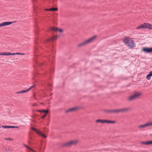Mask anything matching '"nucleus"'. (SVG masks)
<instances>
[{"instance_id": "obj_1", "label": "nucleus", "mask_w": 152, "mask_h": 152, "mask_svg": "<svg viewBox=\"0 0 152 152\" xmlns=\"http://www.w3.org/2000/svg\"><path fill=\"white\" fill-rule=\"evenodd\" d=\"M123 42L126 45L130 48H133L135 47V44L134 41L131 38H125L123 40Z\"/></svg>"}, {"instance_id": "obj_2", "label": "nucleus", "mask_w": 152, "mask_h": 152, "mask_svg": "<svg viewBox=\"0 0 152 152\" xmlns=\"http://www.w3.org/2000/svg\"><path fill=\"white\" fill-rule=\"evenodd\" d=\"M136 28L137 29L145 28L152 30V25L147 23H144L140 25L139 26L137 27Z\"/></svg>"}, {"instance_id": "obj_3", "label": "nucleus", "mask_w": 152, "mask_h": 152, "mask_svg": "<svg viewBox=\"0 0 152 152\" xmlns=\"http://www.w3.org/2000/svg\"><path fill=\"white\" fill-rule=\"evenodd\" d=\"M96 37V35L86 40L83 42L81 43L78 45V47H80L82 46H84L85 45L90 43Z\"/></svg>"}, {"instance_id": "obj_4", "label": "nucleus", "mask_w": 152, "mask_h": 152, "mask_svg": "<svg viewBox=\"0 0 152 152\" xmlns=\"http://www.w3.org/2000/svg\"><path fill=\"white\" fill-rule=\"evenodd\" d=\"M96 37V35L86 40L83 42L81 43L78 45V47H80L82 46H84L85 45L90 43Z\"/></svg>"}, {"instance_id": "obj_5", "label": "nucleus", "mask_w": 152, "mask_h": 152, "mask_svg": "<svg viewBox=\"0 0 152 152\" xmlns=\"http://www.w3.org/2000/svg\"><path fill=\"white\" fill-rule=\"evenodd\" d=\"M141 93L139 92H135L132 95L130 96L128 98L129 101H132L141 96Z\"/></svg>"}, {"instance_id": "obj_6", "label": "nucleus", "mask_w": 152, "mask_h": 152, "mask_svg": "<svg viewBox=\"0 0 152 152\" xmlns=\"http://www.w3.org/2000/svg\"><path fill=\"white\" fill-rule=\"evenodd\" d=\"M16 21L12 22H5L0 23V27L9 25L12 23H16Z\"/></svg>"}, {"instance_id": "obj_7", "label": "nucleus", "mask_w": 152, "mask_h": 152, "mask_svg": "<svg viewBox=\"0 0 152 152\" xmlns=\"http://www.w3.org/2000/svg\"><path fill=\"white\" fill-rule=\"evenodd\" d=\"M142 51L147 53H150L152 52V47H144L142 50Z\"/></svg>"}, {"instance_id": "obj_8", "label": "nucleus", "mask_w": 152, "mask_h": 152, "mask_svg": "<svg viewBox=\"0 0 152 152\" xmlns=\"http://www.w3.org/2000/svg\"><path fill=\"white\" fill-rule=\"evenodd\" d=\"M31 129L32 130H33L35 131L39 135L42 136L45 138H46L47 137V136L46 135H45L42 132L37 130V129H35V128H32Z\"/></svg>"}, {"instance_id": "obj_9", "label": "nucleus", "mask_w": 152, "mask_h": 152, "mask_svg": "<svg viewBox=\"0 0 152 152\" xmlns=\"http://www.w3.org/2000/svg\"><path fill=\"white\" fill-rule=\"evenodd\" d=\"M77 142L76 141H72L67 142L64 143L63 145V146H66L75 144Z\"/></svg>"}, {"instance_id": "obj_10", "label": "nucleus", "mask_w": 152, "mask_h": 152, "mask_svg": "<svg viewBox=\"0 0 152 152\" xmlns=\"http://www.w3.org/2000/svg\"><path fill=\"white\" fill-rule=\"evenodd\" d=\"M152 125V122L150 123H146L144 124L139 125L138 128H144L147 126Z\"/></svg>"}, {"instance_id": "obj_11", "label": "nucleus", "mask_w": 152, "mask_h": 152, "mask_svg": "<svg viewBox=\"0 0 152 152\" xmlns=\"http://www.w3.org/2000/svg\"><path fill=\"white\" fill-rule=\"evenodd\" d=\"M50 30L52 31H58L60 32H62L63 30L61 28H55L54 27H52L50 28Z\"/></svg>"}, {"instance_id": "obj_12", "label": "nucleus", "mask_w": 152, "mask_h": 152, "mask_svg": "<svg viewBox=\"0 0 152 152\" xmlns=\"http://www.w3.org/2000/svg\"><path fill=\"white\" fill-rule=\"evenodd\" d=\"M2 127L4 129L14 128H17L18 127L17 126H4L2 125Z\"/></svg>"}, {"instance_id": "obj_13", "label": "nucleus", "mask_w": 152, "mask_h": 152, "mask_svg": "<svg viewBox=\"0 0 152 152\" xmlns=\"http://www.w3.org/2000/svg\"><path fill=\"white\" fill-rule=\"evenodd\" d=\"M142 144L146 145L152 144V141H148L146 142H142Z\"/></svg>"}, {"instance_id": "obj_14", "label": "nucleus", "mask_w": 152, "mask_h": 152, "mask_svg": "<svg viewBox=\"0 0 152 152\" xmlns=\"http://www.w3.org/2000/svg\"><path fill=\"white\" fill-rule=\"evenodd\" d=\"M77 109L76 107H73L70 109H69L65 111L66 113H67L73 111Z\"/></svg>"}, {"instance_id": "obj_15", "label": "nucleus", "mask_w": 152, "mask_h": 152, "mask_svg": "<svg viewBox=\"0 0 152 152\" xmlns=\"http://www.w3.org/2000/svg\"><path fill=\"white\" fill-rule=\"evenodd\" d=\"M106 120L98 119L96 120V123L101 122L102 123H106Z\"/></svg>"}, {"instance_id": "obj_16", "label": "nucleus", "mask_w": 152, "mask_h": 152, "mask_svg": "<svg viewBox=\"0 0 152 152\" xmlns=\"http://www.w3.org/2000/svg\"><path fill=\"white\" fill-rule=\"evenodd\" d=\"M46 10L52 11H56L58 10V9L57 8H52L49 9H46Z\"/></svg>"}, {"instance_id": "obj_17", "label": "nucleus", "mask_w": 152, "mask_h": 152, "mask_svg": "<svg viewBox=\"0 0 152 152\" xmlns=\"http://www.w3.org/2000/svg\"><path fill=\"white\" fill-rule=\"evenodd\" d=\"M129 108H125L121 109V112H124L127 111L129 110Z\"/></svg>"}, {"instance_id": "obj_18", "label": "nucleus", "mask_w": 152, "mask_h": 152, "mask_svg": "<svg viewBox=\"0 0 152 152\" xmlns=\"http://www.w3.org/2000/svg\"><path fill=\"white\" fill-rule=\"evenodd\" d=\"M115 121H111L110 120H106V123H108V124H113L115 123Z\"/></svg>"}, {"instance_id": "obj_19", "label": "nucleus", "mask_w": 152, "mask_h": 152, "mask_svg": "<svg viewBox=\"0 0 152 152\" xmlns=\"http://www.w3.org/2000/svg\"><path fill=\"white\" fill-rule=\"evenodd\" d=\"M8 56V52H2L0 53V56Z\"/></svg>"}, {"instance_id": "obj_20", "label": "nucleus", "mask_w": 152, "mask_h": 152, "mask_svg": "<svg viewBox=\"0 0 152 152\" xmlns=\"http://www.w3.org/2000/svg\"><path fill=\"white\" fill-rule=\"evenodd\" d=\"M104 111L108 113H113V110H105Z\"/></svg>"}, {"instance_id": "obj_21", "label": "nucleus", "mask_w": 152, "mask_h": 152, "mask_svg": "<svg viewBox=\"0 0 152 152\" xmlns=\"http://www.w3.org/2000/svg\"><path fill=\"white\" fill-rule=\"evenodd\" d=\"M118 112H121V109L113 110V113H116Z\"/></svg>"}, {"instance_id": "obj_22", "label": "nucleus", "mask_w": 152, "mask_h": 152, "mask_svg": "<svg viewBox=\"0 0 152 152\" xmlns=\"http://www.w3.org/2000/svg\"><path fill=\"white\" fill-rule=\"evenodd\" d=\"M151 76L149 74H148V75H147L146 78L148 80H150L151 79Z\"/></svg>"}, {"instance_id": "obj_23", "label": "nucleus", "mask_w": 152, "mask_h": 152, "mask_svg": "<svg viewBox=\"0 0 152 152\" xmlns=\"http://www.w3.org/2000/svg\"><path fill=\"white\" fill-rule=\"evenodd\" d=\"M16 55V53H10V52H8V56L10 55Z\"/></svg>"}, {"instance_id": "obj_24", "label": "nucleus", "mask_w": 152, "mask_h": 152, "mask_svg": "<svg viewBox=\"0 0 152 152\" xmlns=\"http://www.w3.org/2000/svg\"><path fill=\"white\" fill-rule=\"evenodd\" d=\"M29 91L28 89L26 90H22L21 91V92H22V93H26L28 91Z\"/></svg>"}, {"instance_id": "obj_25", "label": "nucleus", "mask_w": 152, "mask_h": 152, "mask_svg": "<svg viewBox=\"0 0 152 152\" xmlns=\"http://www.w3.org/2000/svg\"><path fill=\"white\" fill-rule=\"evenodd\" d=\"M34 87V85H32V86H31L28 89V91H29L31 89H32V88Z\"/></svg>"}, {"instance_id": "obj_26", "label": "nucleus", "mask_w": 152, "mask_h": 152, "mask_svg": "<svg viewBox=\"0 0 152 152\" xmlns=\"http://www.w3.org/2000/svg\"><path fill=\"white\" fill-rule=\"evenodd\" d=\"M44 111L43 113H45L46 114H47L48 113V110H44Z\"/></svg>"}, {"instance_id": "obj_27", "label": "nucleus", "mask_w": 152, "mask_h": 152, "mask_svg": "<svg viewBox=\"0 0 152 152\" xmlns=\"http://www.w3.org/2000/svg\"><path fill=\"white\" fill-rule=\"evenodd\" d=\"M44 110H38L37 111L39 112H43H43L44 111Z\"/></svg>"}, {"instance_id": "obj_28", "label": "nucleus", "mask_w": 152, "mask_h": 152, "mask_svg": "<svg viewBox=\"0 0 152 152\" xmlns=\"http://www.w3.org/2000/svg\"><path fill=\"white\" fill-rule=\"evenodd\" d=\"M16 55H24V53H16Z\"/></svg>"}, {"instance_id": "obj_29", "label": "nucleus", "mask_w": 152, "mask_h": 152, "mask_svg": "<svg viewBox=\"0 0 152 152\" xmlns=\"http://www.w3.org/2000/svg\"><path fill=\"white\" fill-rule=\"evenodd\" d=\"M24 146H25L27 148H28V149H30V148L28 146H27V145H25V144H24Z\"/></svg>"}, {"instance_id": "obj_30", "label": "nucleus", "mask_w": 152, "mask_h": 152, "mask_svg": "<svg viewBox=\"0 0 152 152\" xmlns=\"http://www.w3.org/2000/svg\"><path fill=\"white\" fill-rule=\"evenodd\" d=\"M16 93L17 94H21V93H22V92H21V91H18V92H16Z\"/></svg>"}, {"instance_id": "obj_31", "label": "nucleus", "mask_w": 152, "mask_h": 152, "mask_svg": "<svg viewBox=\"0 0 152 152\" xmlns=\"http://www.w3.org/2000/svg\"><path fill=\"white\" fill-rule=\"evenodd\" d=\"M46 116V114H45L44 115H43L42 116V118H44Z\"/></svg>"}, {"instance_id": "obj_32", "label": "nucleus", "mask_w": 152, "mask_h": 152, "mask_svg": "<svg viewBox=\"0 0 152 152\" xmlns=\"http://www.w3.org/2000/svg\"><path fill=\"white\" fill-rule=\"evenodd\" d=\"M149 74L151 76H152V71L150 72Z\"/></svg>"}, {"instance_id": "obj_33", "label": "nucleus", "mask_w": 152, "mask_h": 152, "mask_svg": "<svg viewBox=\"0 0 152 152\" xmlns=\"http://www.w3.org/2000/svg\"><path fill=\"white\" fill-rule=\"evenodd\" d=\"M54 57L53 56H51V57H50V60H51V59L52 58H54Z\"/></svg>"}, {"instance_id": "obj_34", "label": "nucleus", "mask_w": 152, "mask_h": 152, "mask_svg": "<svg viewBox=\"0 0 152 152\" xmlns=\"http://www.w3.org/2000/svg\"><path fill=\"white\" fill-rule=\"evenodd\" d=\"M7 140H11L12 139L10 138H8L6 139Z\"/></svg>"}, {"instance_id": "obj_35", "label": "nucleus", "mask_w": 152, "mask_h": 152, "mask_svg": "<svg viewBox=\"0 0 152 152\" xmlns=\"http://www.w3.org/2000/svg\"><path fill=\"white\" fill-rule=\"evenodd\" d=\"M44 64V63H42L41 64V65H42Z\"/></svg>"}, {"instance_id": "obj_36", "label": "nucleus", "mask_w": 152, "mask_h": 152, "mask_svg": "<svg viewBox=\"0 0 152 152\" xmlns=\"http://www.w3.org/2000/svg\"><path fill=\"white\" fill-rule=\"evenodd\" d=\"M50 39V40H52L53 39Z\"/></svg>"}]
</instances>
